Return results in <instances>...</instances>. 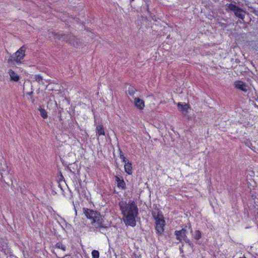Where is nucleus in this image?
Masks as SVG:
<instances>
[{
    "instance_id": "obj_12",
    "label": "nucleus",
    "mask_w": 258,
    "mask_h": 258,
    "mask_svg": "<svg viewBox=\"0 0 258 258\" xmlns=\"http://www.w3.org/2000/svg\"><path fill=\"white\" fill-rule=\"evenodd\" d=\"M124 170L125 172L128 175L132 174V164L131 162L127 161V163H125L124 165Z\"/></svg>"
},
{
    "instance_id": "obj_11",
    "label": "nucleus",
    "mask_w": 258,
    "mask_h": 258,
    "mask_svg": "<svg viewBox=\"0 0 258 258\" xmlns=\"http://www.w3.org/2000/svg\"><path fill=\"white\" fill-rule=\"evenodd\" d=\"M177 107L178 108L180 109L181 111L182 112L183 114L184 115H185L187 113L188 109L189 108V106L188 104H184V105H183L180 102L178 103Z\"/></svg>"
},
{
    "instance_id": "obj_17",
    "label": "nucleus",
    "mask_w": 258,
    "mask_h": 258,
    "mask_svg": "<svg viewBox=\"0 0 258 258\" xmlns=\"http://www.w3.org/2000/svg\"><path fill=\"white\" fill-rule=\"evenodd\" d=\"M117 187L122 189H124L126 188V184L123 178H121V181L117 183Z\"/></svg>"
},
{
    "instance_id": "obj_4",
    "label": "nucleus",
    "mask_w": 258,
    "mask_h": 258,
    "mask_svg": "<svg viewBox=\"0 0 258 258\" xmlns=\"http://www.w3.org/2000/svg\"><path fill=\"white\" fill-rule=\"evenodd\" d=\"M51 34L55 38L62 41H66L76 47L78 46L77 38L71 34H64L60 32L56 33L53 32H52Z\"/></svg>"
},
{
    "instance_id": "obj_5",
    "label": "nucleus",
    "mask_w": 258,
    "mask_h": 258,
    "mask_svg": "<svg viewBox=\"0 0 258 258\" xmlns=\"http://www.w3.org/2000/svg\"><path fill=\"white\" fill-rule=\"evenodd\" d=\"M25 47L23 46L19 49L13 55L10 56L9 59L10 62H16L21 63L25 56Z\"/></svg>"
},
{
    "instance_id": "obj_25",
    "label": "nucleus",
    "mask_w": 258,
    "mask_h": 258,
    "mask_svg": "<svg viewBox=\"0 0 258 258\" xmlns=\"http://www.w3.org/2000/svg\"><path fill=\"white\" fill-rule=\"evenodd\" d=\"M122 162H123L124 163V164H125V163H127V162L125 158H124L123 160H122Z\"/></svg>"
},
{
    "instance_id": "obj_1",
    "label": "nucleus",
    "mask_w": 258,
    "mask_h": 258,
    "mask_svg": "<svg viewBox=\"0 0 258 258\" xmlns=\"http://www.w3.org/2000/svg\"><path fill=\"white\" fill-rule=\"evenodd\" d=\"M119 209L126 225L134 227L136 225V217L138 215L137 205L133 200L121 201L118 203Z\"/></svg>"
},
{
    "instance_id": "obj_20",
    "label": "nucleus",
    "mask_w": 258,
    "mask_h": 258,
    "mask_svg": "<svg viewBox=\"0 0 258 258\" xmlns=\"http://www.w3.org/2000/svg\"><path fill=\"white\" fill-rule=\"evenodd\" d=\"M128 92L131 96H133L137 92V90L134 87L130 86L128 87Z\"/></svg>"
},
{
    "instance_id": "obj_6",
    "label": "nucleus",
    "mask_w": 258,
    "mask_h": 258,
    "mask_svg": "<svg viewBox=\"0 0 258 258\" xmlns=\"http://www.w3.org/2000/svg\"><path fill=\"white\" fill-rule=\"evenodd\" d=\"M155 230L157 234L161 235L164 230L165 221L164 218L155 221Z\"/></svg>"
},
{
    "instance_id": "obj_16",
    "label": "nucleus",
    "mask_w": 258,
    "mask_h": 258,
    "mask_svg": "<svg viewBox=\"0 0 258 258\" xmlns=\"http://www.w3.org/2000/svg\"><path fill=\"white\" fill-rule=\"evenodd\" d=\"M54 247L58 249H60L64 251L66 250V246L60 242L56 243V244L54 245Z\"/></svg>"
},
{
    "instance_id": "obj_8",
    "label": "nucleus",
    "mask_w": 258,
    "mask_h": 258,
    "mask_svg": "<svg viewBox=\"0 0 258 258\" xmlns=\"http://www.w3.org/2000/svg\"><path fill=\"white\" fill-rule=\"evenodd\" d=\"M186 230L182 228L180 230H176L174 232V234L176 236L177 240H179V242H181L186 236Z\"/></svg>"
},
{
    "instance_id": "obj_14",
    "label": "nucleus",
    "mask_w": 258,
    "mask_h": 258,
    "mask_svg": "<svg viewBox=\"0 0 258 258\" xmlns=\"http://www.w3.org/2000/svg\"><path fill=\"white\" fill-rule=\"evenodd\" d=\"M9 75L11 77V78L12 80L17 82L19 80V76L13 71L11 70L9 72Z\"/></svg>"
},
{
    "instance_id": "obj_3",
    "label": "nucleus",
    "mask_w": 258,
    "mask_h": 258,
    "mask_svg": "<svg viewBox=\"0 0 258 258\" xmlns=\"http://www.w3.org/2000/svg\"><path fill=\"white\" fill-rule=\"evenodd\" d=\"M226 10L228 12L233 13L236 17L242 20H244L246 14L245 10L232 3L226 4Z\"/></svg>"
},
{
    "instance_id": "obj_22",
    "label": "nucleus",
    "mask_w": 258,
    "mask_h": 258,
    "mask_svg": "<svg viewBox=\"0 0 258 258\" xmlns=\"http://www.w3.org/2000/svg\"><path fill=\"white\" fill-rule=\"evenodd\" d=\"M184 240L186 243L188 244L190 247H192L194 246L193 243L190 241V240L186 236V237L183 240Z\"/></svg>"
},
{
    "instance_id": "obj_9",
    "label": "nucleus",
    "mask_w": 258,
    "mask_h": 258,
    "mask_svg": "<svg viewBox=\"0 0 258 258\" xmlns=\"http://www.w3.org/2000/svg\"><path fill=\"white\" fill-rule=\"evenodd\" d=\"M152 215L155 221L164 218L161 211L158 208L152 211Z\"/></svg>"
},
{
    "instance_id": "obj_23",
    "label": "nucleus",
    "mask_w": 258,
    "mask_h": 258,
    "mask_svg": "<svg viewBox=\"0 0 258 258\" xmlns=\"http://www.w3.org/2000/svg\"><path fill=\"white\" fill-rule=\"evenodd\" d=\"M119 157H120V158L121 159L123 160L125 157L124 156L123 153H122V152L121 151V150L120 149H119Z\"/></svg>"
},
{
    "instance_id": "obj_19",
    "label": "nucleus",
    "mask_w": 258,
    "mask_h": 258,
    "mask_svg": "<svg viewBox=\"0 0 258 258\" xmlns=\"http://www.w3.org/2000/svg\"><path fill=\"white\" fill-rule=\"evenodd\" d=\"M33 79H34V81L38 82L40 84H43V78L39 75H35L34 76Z\"/></svg>"
},
{
    "instance_id": "obj_21",
    "label": "nucleus",
    "mask_w": 258,
    "mask_h": 258,
    "mask_svg": "<svg viewBox=\"0 0 258 258\" xmlns=\"http://www.w3.org/2000/svg\"><path fill=\"white\" fill-rule=\"evenodd\" d=\"M91 254L93 258H99V252L97 250H92Z\"/></svg>"
},
{
    "instance_id": "obj_10",
    "label": "nucleus",
    "mask_w": 258,
    "mask_h": 258,
    "mask_svg": "<svg viewBox=\"0 0 258 258\" xmlns=\"http://www.w3.org/2000/svg\"><path fill=\"white\" fill-rule=\"evenodd\" d=\"M134 104L137 108L140 110L143 109L145 107L144 101L139 97L134 98Z\"/></svg>"
},
{
    "instance_id": "obj_18",
    "label": "nucleus",
    "mask_w": 258,
    "mask_h": 258,
    "mask_svg": "<svg viewBox=\"0 0 258 258\" xmlns=\"http://www.w3.org/2000/svg\"><path fill=\"white\" fill-rule=\"evenodd\" d=\"M202 237V233L199 230H196L195 231V233L194 234V238L197 240H198Z\"/></svg>"
},
{
    "instance_id": "obj_26",
    "label": "nucleus",
    "mask_w": 258,
    "mask_h": 258,
    "mask_svg": "<svg viewBox=\"0 0 258 258\" xmlns=\"http://www.w3.org/2000/svg\"><path fill=\"white\" fill-rule=\"evenodd\" d=\"M134 1V0H131L130 1H131V2H133Z\"/></svg>"
},
{
    "instance_id": "obj_7",
    "label": "nucleus",
    "mask_w": 258,
    "mask_h": 258,
    "mask_svg": "<svg viewBox=\"0 0 258 258\" xmlns=\"http://www.w3.org/2000/svg\"><path fill=\"white\" fill-rule=\"evenodd\" d=\"M234 85L236 89L241 90L245 93L247 92L250 90L248 85L246 83L241 81H235Z\"/></svg>"
},
{
    "instance_id": "obj_24",
    "label": "nucleus",
    "mask_w": 258,
    "mask_h": 258,
    "mask_svg": "<svg viewBox=\"0 0 258 258\" xmlns=\"http://www.w3.org/2000/svg\"><path fill=\"white\" fill-rule=\"evenodd\" d=\"M121 178H122V177L121 178H120L119 176H116L115 177V181L117 182V183H119V181H121Z\"/></svg>"
},
{
    "instance_id": "obj_15",
    "label": "nucleus",
    "mask_w": 258,
    "mask_h": 258,
    "mask_svg": "<svg viewBox=\"0 0 258 258\" xmlns=\"http://www.w3.org/2000/svg\"><path fill=\"white\" fill-rule=\"evenodd\" d=\"M38 110L40 111V115L42 118H43L44 119H46L47 118V112L44 109H43L41 107H39Z\"/></svg>"
},
{
    "instance_id": "obj_13",
    "label": "nucleus",
    "mask_w": 258,
    "mask_h": 258,
    "mask_svg": "<svg viewBox=\"0 0 258 258\" xmlns=\"http://www.w3.org/2000/svg\"><path fill=\"white\" fill-rule=\"evenodd\" d=\"M96 134L98 136L105 135L104 128L102 124H98L96 126Z\"/></svg>"
},
{
    "instance_id": "obj_2",
    "label": "nucleus",
    "mask_w": 258,
    "mask_h": 258,
    "mask_svg": "<svg viewBox=\"0 0 258 258\" xmlns=\"http://www.w3.org/2000/svg\"><path fill=\"white\" fill-rule=\"evenodd\" d=\"M83 211L86 217L92 220L91 224L93 226V231H101V229H105L107 227L104 224V220L99 212L86 208H83Z\"/></svg>"
}]
</instances>
